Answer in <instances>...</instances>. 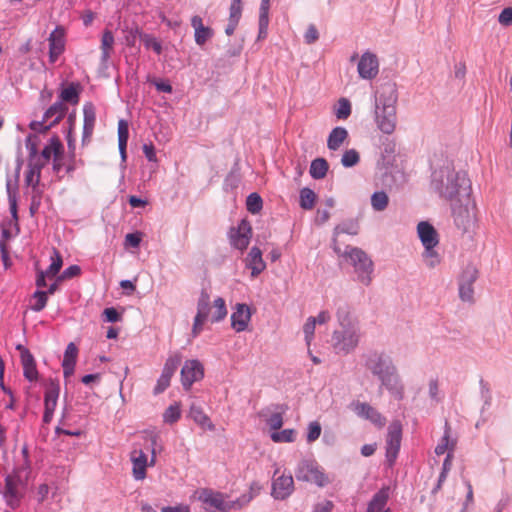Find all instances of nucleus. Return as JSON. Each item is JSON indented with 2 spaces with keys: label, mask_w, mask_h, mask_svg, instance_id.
<instances>
[{
  "label": "nucleus",
  "mask_w": 512,
  "mask_h": 512,
  "mask_svg": "<svg viewBox=\"0 0 512 512\" xmlns=\"http://www.w3.org/2000/svg\"><path fill=\"white\" fill-rule=\"evenodd\" d=\"M357 71L359 77L365 80L374 79L379 72V61L374 53L364 52L358 62Z\"/></svg>",
  "instance_id": "obj_21"
},
{
  "label": "nucleus",
  "mask_w": 512,
  "mask_h": 512,
  "mask_svg": "<svg viewBox=\"0 0 512 512\" xmlns=\"http://www.w3.org/2000/svg\"><path fill=\"white\" fill-rule=\"evenodd\" d=\"M334 251L342 257L348 259L354 268L356 280L364 286H369L372 282L374 265L371 258L360 248L347 246L344 252L340 248L334 247Z\"/></svg>",
  "instance_id": "obj_6"
},
{
  "label": "nucleus",
  "mask_w": 512,
  "mask_h": 512,
  "mask_svg": "<svg viewBox=\"0 0 512 512\" xmlns=\"http://www.w3.org/2000/svg\"><path fill=\"white\" fill-rule=\"evenodd\" d=\"M359 227L356 222H346L342 223L335 227L334 234H349V235H356L358 233Z\"/></svg>",
  "instance_id": "obj_55"
},
{
  "label": "nucleus",
  "mask_w": 512,
  "mask_h": 512,
  "mask_svg": "<svg viewBox=\"0 0 512 512\" xmlns=\"http://www.w3.org/2000/svg\"><path fill=\"white\" fill-rule=\"evenodd\" d=\"M389 204V197L384 191H376L371 196V206L377 212L384 211Z\"/></svg>",
  "instance_id": "obj_42"
},
{
  "label": "nucleus",
  "mask_w": 512,
  "mask_h": 512,
  "mask_svg": "<svg viewBox=\"0 0 512 512\" xmlns=\"http://www.w3.org/2000/svg\"><path fill=\"white\" fill-rule=\"evenodd\" d=\"M339 328L332 333V346L336 353L347 355L359 345L361 339L358 321L351 316L347 305H340L336 312Z\"/></svg>",
  "instance_id": "obj_4"
},
{
  "label": "nucleus",
  "mask_w": 512,
  "mask_h": 512,
  "mask_svg": "<svg viewBox=\"0 0 512 512\" xmlns=\"http://www.w3.org/2000/svg\"><path fill=\"white\" fill-rule=\"evenodd\" d=\"M454 224L463 233L470 232L476 225V204L472 193L450 203Z\"/></svg>",
  "instance_id": "obj_7"
},
{
  "label": "nucleus",
  "mask_w": 512,
  "mask_h": 512,
  "mask_svg": "<svg viewBox=\"0 0 512 512\" xmlns=\"http://www.w3.org/2000/svg\"><path fill=\"white\" fill-rule=\"evenodd\" d=\"M315 327H316V323H315L314 317L311 316L306 320V322L303 326L304 338H305L306 345L308 347L311 346V343L314 339Z\"/></svg>",
  "instance_id": "obj_54"
},
{
  "label": "nucleus",
  "mask_w": 512,
  "mask_h": 512,
  "mask_svg": "<svg viewBox=\"0 0 512 512\" xmlns=\"http://www.w3.org/2000/svg\"><path fill=\"white\" fill-rule=\"evenodd\" d=\"M417 236L423 246L421 258L428 268L440 265L442 257L437 250L440 235L429 221H420L416 227Z\"/></svg>",
  "instance_id": "obj_5"
},
{
  "label": "nucleus",
  "mask_w": 512,
  "mask_h": 512,
  "mask_svg": "<svg viewBox=\"0 0 512 512\" xmlns=\"http://www.w3.org/2000/svg\"><path fill=\"white\" fill-rule=\"evenodd\" d=\"M432 188L450 203L472 193L471 181L463 171H456L447 164L432 173Z\"/></svg>",
  "instance_id": "obj_2"
},
{
  "label": "nucleus",
  "mask_w": 512,
  "mask_h": 512,
  "mask_svg": "<svg viewBox=\"0 0 512 512\" xmlns=\"http://www.w3.org/2000/svg\"><path fill=\"white\" fill-rule=\"evenodd\" d=\"M124 32H125L124 41H125V44L129 47H134L136 44L137 38L138 37L141 38V35L144 34L141 32V30L137 26L126 29V30H124Z\"/></svg>",
  "instance_id": "obj_57"
},
{
  "label": "nucleus",
  "mask_w": 512,
  "mask_h": 512,
  "mask_svg": "<svg viewBox=\"0 0 512 512\" xmlns=\"http://www.w3.org/2000/svg\"><path fill=\"white\" fill-rule=\"evenodd\" d=\"M67 107L61 101L55 102L44 113V120L57 124L66 114Z\"/></svg>",
  "instance_id": "obj_38"
},
{
  "label": "nucleus",
  "mask_w": 512,
  "mask_h": 512,
  "mask_svg": "<svg viewBox=\"0 0 512 512\" xmlns=\"http://www.w3.org/2000/svg\"><path fill=\"white\" fill-rule=\"evenodd\" d=\"M251 499H252V497L250 495H246V494L240 496L236 500H228L227 499V503H226V506H228L227 512H229L231 510H239V509L243 508L251 501Z\"/></svg>",
  "instance_id": "obj_58"
},
{
  "label": "nucleus",
  "mask_w": 512,
  "mask_h": 512,
  "mask_svg": "<svg viewBox=\"0 0 512 512\" xmlns=\"http://www.w3.org/2000/svg\"><path fill=\"white\" fill-rule=\"evenodd\" d=\"M62 154H63V145L57 136H53L50 138L47 145L43 148L41 154H38V157H42V161H44V166L53 157L54 163H55L54 167L56 168V165L60 161Z\"/></svg>",
  "instance_id": "obj_26"
},
{
  "label": "nucleus",
  "mask_w": 512,
  "mask_h": 512,
  "mask_svg": "<svg viewBox=\"0 0 512 512\" xmlns=\"http://www.w3.org/2000/svg\"><path fill=\"white\" fill-rule=\"evenodd\" d=\"M250 307L244 303H237L231 314V327L236 332H243L247 330L251 321Z\"/></svg>",
  "instance_id": "obj_22"
},
{
  "label": "nucleus",
  "mask_w": 512,
  "mask_h": 512,
  "mask_svg": "<svg viewBox=\"0 0 512 512\" xmlns=\"http://www.w3.org/2000/svg\"><path fill=\"white\" fill-rule=\"evenodd\" d=\"M191 25L195 30V42L198 45H203L206 41L212 37L213 31L211 28L203 25L202 18L199 16H193L191 19Z\"/></svg>",
  "instance_id": "obj_35"
},
{
  "label": "nucleus",
  "mask_w": 512,
  "mask_h": 512,
  "mask_svg": "<svg viewBox=\"0 0 512 512\" xmlns=\"http://www.w3.org/2000/svg\"><path fill=\"white\" fill-rule=\"evenodd\" d=\"M60 100L63 102H68L71 104H77L79 102V91L77 86L74 84H70L68 87L62 89L60 96Z\"/></svg>",
  "instance_id": "obj_44"
},
{
  "label": "nucleus",
  "mask_w": 512,
  "mask_h": 512,
  "mask_svg": "<svg viewBox=\"0 0 512 512\" xmlns=\"http://www.w3.org/2000/svg\"><path fill=\"white\" fill-rule=\"evenodd\" d=\"M398 94L396 85L384 83L375 95L374 121L377 128L384 134H392L397 125L396 104Z\"/></svg>",
  "instance_id": "obj_3"
},
{
  "label": "nucleus",
  "mask_w": 512,
  "mask_h": 512,
  "mask_svg": "<svg viewBox=\"0 0 512 512\" xmlns=\"http://www.w3.org/2000/svg\"><path fill=\"white\" fill-rule=\"evenodd\" d=\"M66 28L57 25L48 37L49 43V61L55 63L64 53L66 48Z\"/></svg>",
  "instance_id": "obj_17"
},
{
  "label": "nucleus",
  "mask_w": 512,
  "mask_h": 512,
  "mask_svg": "<svg viewBox=\"0 0 512 512\" xmlns=\"http://www.w3.org/2000/svg\"><path fill=\"white\" fill-rule=\"evenodd\" d=\"M50 259L51 263L45 272L48 276H55L62 267V257L56 249H53Z\"/></svg>",
  "instance_id": "obj_51"
},
{
  "label": "nucleus",
  "mask_w": 512,
  "mask_h": 512,
  "mask_svg": "<svg viewBox=\"0 0 512 512\" xmlns=\"http://www.w3.org/2000/svg\"><path fill=\"white\" fill-rule=\"evenodd\" d=\"M158 435L151 436V456L148 455L141 448H133L129 454L132 464V476L136 481H142L146 478L147 467H153L156 464V449Z\"/></svg>",
  "instance_id": "obj_8"
},
{
  "label": "nucleus",
  "mask_w": 512,
  "mask_h": 512,
  "mask_svg": "<svg viewBox=\"0 0 512 512\" xmlns=\"http://www.w3.org/2000/svg\"><path fill=\"white\" fill-rule=\"evenodd\" d=\"M83 116V141H85L92 136L96 122V111L92 103H86L84 105Z\"/></svg>",
  "instance_id": "obj_32"
},
{
  "label": "nucleus",
  "mask_w": 512,
  "mask_h": 512,
  "mask_svg": "<svg viewBox=\"0 0 512 512\" xmlns=\"http://www.w3.org/2000/svg\"><path fill=\"white\" fill-rule=\"evenodd\" d=\"M295 475L299 481L315 483L319 487H323L329 482L328 477L313 460L301 461Z\"/></svg>",
  "instance_id": "obj_10"
},
{
  "label": "nucleus",
  "mask_w": 512,
  "mask_h": 512,
  "mask_svg": "<svg viewBox=\"0 0 512 512\" xmlns=\"http://www.w3.org/2000/svg\"><path fill=\"white\" fill-rule=\"evenodd\" d=\"M115 38L111 30L105 29L101 36V64L107 66L113 53Z\"/></svg>",
  "instance_id": "obj_31"
},
{
  "label": "nucleus",
  "mask_w": 512,
  "mask_h": 512,
  "mask_svg": "<svg viewBox=\"0 0 512 512\" xmlns=\"http://www.w3.org/2000/svg\"><path fill=\"white\" fill-rule=\"evenodd\" d=\"M251 499H252V497L250 495H246V494L240 496L236 500H228L227 499V503H226V506H228L227 512H229L231 510H239V509L243 508L251 501Z\"/></svg>",
  "instance_id": "obj_59"
},
{
  "label": "nucleus",
  "mask_w": 512,
  "mask_h": 512,
  "mask_svg": "<svg viewBox=\"0 0 512 512\" xmlns=\"http://www.w3.org/2000/svg\"><path fill=\"white\" fill-rule=\"evenodd\" d=\"M7 192H8L10 213H11L12 218L17 222L18 221L17 195H16V192L11 191L10 183H7Z\"/></svg>",
  "instance_id": "obj_61"
},
{
  "label": "nucleus",
  "mask_w": 512,
  "mask_h": 512,
  "mask_svg": "<svg viewBox=\"0 0 512 512\" xmlns=\"http://www.w3.org/2000/svg\"><path fill=\"white\" fill-rule=\"evenodd\" d=\"M59 386L58 385H51L46 391L44 396V415H43V421L45 423H49L52 418L54 411L57 406V401L59 397Z\"/></svg>",
  "instance_id": "obj_29"
},
{
  "label": "nucleus",
  "mask_w": 512,
  "mask_h": 512,
  "mask_svg": "<svg viewBox=\"0 0 512 512\" xmlns=\"http://www.w3.org/2000/svg\"><path fill=\"white\" fill-rule=\"evenodd\" d=\"M252 237V228L250 223L243 219L237 227H233L229 233L230 244L233 248L243 252L249 245Z\"/></svg>",
  "instance_id": "obj_16"
},
{
  "label": "nucleus",
  "mask_w": 512,
  "mask_h": 512,
  "mask_svg": "<svg viewBox=\"0 0 512 512\" xmlns=\"http://www.w3.org/2000/svg\"><path fill=\"white\" fill-rule=\"evenodd\" d=\"M328 170V164L325 159L317 158L311 162L310 175L314 179H322Z\"/></svg>",
  "instance_id": "obj_41"
},
{
  "label": "nucleus",
  "mask_w": 512,
  "mask_h": 512,
  "mask_svg": "<svg viewBox=\"0 0 512 512\" xmlns=\"http://www.w3.org/2000/svg\"><path fill=\"white\" fill-rule=\"evenodd\" d=\"M350 408L358 417L370 421L377 427H383L386 424V419L368 403L354 401L350 404Z\"/></svg>",
  "instance_id": "obj_20"
},
{
  "label": "nucleus",
  "mask_w": 512,
  "mask_h": 512,
  "mask_svg": "<svg viewBox=\"0 0 512 512\" xmlns=\"http://www.w3.org/2000/svg\"><path fill=\"white\" fill-rule=\"evenodd\" d=\"M242 16V11L238 9H230L229 8V18H228V24L225 28V33L228 36H231L234 34L239 21Z\"/></svg>",
  "instance_id": "obj_47"
},
{
  "label": "nucleus",
  "mask_w": 512,
  "mask_h": 512,
  "mask_svg": "<svg viewBox=\"0 0 512 512\" xmlns=\"http://www.w3.org/2000/svg\"><path fill=\"white\" fill-rule=\"evenodd\" d=\"M181 359L182 358H181V355L179 353H176V354L170 356L166 360V362L164 364V367H163V370L171 373L172 375H174L175 371L177 370L178 366L181 363Z\"/></svg>",
  "instance_id": "obj_62"
},
{
  "label": "nucleus",
  "mask_w": 512,
  "mask_h": 512,
  "mask_svg": "<svg viewBox=\"0 0 512 512\" xmlns=\"http://www.w3.org/2000/svg\"><path fill=\"white\" fill-rule=\"evenodd\" d=\"M316 194L310 188H303L300 191V207L304 210H311L314 207Z\"/></svg>",
  "instance_id": "obj_45"
},
{
  "label": "nucleus",
  "mask_w": 512,
  "mask_h": 512,
  "mask_svg": "<svg viewBox=\"0 0 512 512\" xmlns=\"http://www.w3.org/2000/svg\"><path fill=\"white\" fill-rule=\"evenodd\" d=\"M321 435V425L317 421L310 422L307 427V441L312 443Z\"/></svg>",
  "instance_id": "obj_60"
},
{
  "label": "nucleus",
  "mask_w": 512,
  "mask_h": 512,
  "mask_svg": "<svg viewBox=\"0 0 512 512\" xmlns=\"http://www.w3.org/2000/svg\"><path fill=\"white\" fill-rule=\"evenodd\" d=\"M335 115L339 120H346L351 115V103L346 98H340L335 108Z\"/></svg>",
  "instance_id": "obj_48"
},
{
  "label": "nucleus",
  "mask_w": 512,
  "mask_h": 512,
  "mask_svg": "<svg viewBox=\"0 0 512 512\" xmlns=\"http://www.w3.org/2000/svg\"><path fill=\"white\" fill-rule=\"evenodd\" d=\"M389 497L390 488L382 487L368 502L366 512H390V508L388 507Z\"/></svg>",
  "instance_id": "obj_28"
},
{
  "label": "nucleus",
  "mask_w": 512,
  "mask_h": 512,
  "mask_svg": "<svg viewBox=\"0 0 512 512\" xmlns=\"http://www.w3.org/2000/svg\"><path fill=\"white\" fill-rule=\"evenodd\" d=\"M212 307L207 293H202L197 302V313L192 326V336L197 337L203 330L204 324L210 320Z\"/></svg>",
  "instance_id": "obj_18"
},
{
  "label": "nucleus",
  "mask_w": 512,
  "mask_h": 512,
  "mask_svg": "<svg viewBox=\"0 0 512 512\" xmlns=\"http://www.w3.org/2000/svg\"><path fill=\"white\" fill-rule=\"evenodd\" d=\"M189 416L201 428L209 431H213L215 429L214 424L212 423L210 418L204 413L201 407L197 405H192L189 410Z\"/></svg>",
  "instance_id": "obj_36"
},
{
  "label": "nucleus",
  "mask_w": 512,
  "mask_h": 512,
  "mask_svg": "<svg viewBox=\"0 0 512 512\" xmlns=\"http://www.w3.org/2000/svg\"><path fill=\"white\" fill-rule=\"evenodd\" d=\"M181 418V405L179 402L171 404L163 413V421L173 424Z\"/></svg>",
  "instance_id": "obj_43"
},
{
  "label": "nucleus",
  "mask_w": 512,
  "mask_h": 512,
  "mask_svg": "<svg viewBox=\"0 0 512 512\" xmlns=\"http://www.w3.org/2000/svg\"><path fill=\"white\" fill-rule=\"evenodd\" d=\"M287 407L282 404H270L258 411V417L268 426L270 432L279 430L284 423Z\"/></svg>",
  "instance_id": "obj_12"
},
{
  "label": "nucleus",
  "mask_w": 512,
  "mask_h": 512,
  "mask_svg": "<svg viewBox=\"0 0 512 512\" xmlns=\"http://www.w3.org/2000/svg\"><path fill=\"white\" fill-rule=\"evenodd\" d=\"M172 376L173 375L171 373H169L167 371H164L162 369V373L159 376V378L157 380V383H156V385L154 387V394L155 395L164 392L170 386V381H171Z\"/></svg>",
  "instance_id": "obj_53"
},
{
  "label": "nucleus",
  "mask_w": 512,
  "mask_h": 512,
  "mask_svg": "<svg viewBox=\"0 0 512 512\" xmlns=\"http://www.w3.org/2000/svg\"><path fill=\"white\" fill-rule=\"evenodd\" d=\"M348 131L346 128L338 126L331 130L327 138V147L331 151H337L348 139Z\"/></svg>",
  "instance_id": "obj_34"
},
{
  "label": "nucleus",
  "mask_w": 512,
  "mask_h": 512,
  "mask_svg": "<svg viewBox=\"0 0 512 512\" xmlns=\"http://www.w3.org/2000/svg\"><path fill=\"white\" fill-rule=\"evenodd\" d=\"M31 462L29 460L28 448L23 446L20 456L17 458L15 467L10 475L28 482L31 476Z\"/></svg>",
  "instance_id": "obj_25"
},
{
  "label": "nucleus",
  "mask_w": 512,
  "mask_h": 512,
  "mask_svg": "<svg viewBox=\"0 0 512 512\" xmlns=\"http://www.w3.org/2000/svg\"><path fill=\"white\" fill-rule=\"evenodd\" d=\"M33 304L31 305L32 310L39 312L43 310L47 304V292L36 291L33 294Z\"/></svg>",
  "instance_id": "obj_56"
},
{
  "label": "nucleus",
  "mask_w": 512,
  "mask_h": 512,
  "mask_svg": "<svg viewBox=\"0 0 512 512\" xmlns=\"http://www.w3.org/2000/svg\"><path fill=\"white\" fill-rule=\"evenodd\" d=\"M141 241H142V233H140V232L128 233L125 236L124 244H125V246L137 248V247H139Z\"/></svg>",
  "instance_id": "obj_64"
},
{
  "label": "nucleus",
  "mask_w": 512,
  "mask_h": 512,
  "mask_svg": "<svg viewBox=\"0 0 512 512\" xmlns=\"http://www.w3.org/2000/svg\"><path fill=\"white\" fill-rule=\"evenodd\" d=\"M129 138V125L124 119L118 122V148L122 161H126V148Z\"/></svg>",
  "instance_id": "obj_37"
},
{
  "label": "nucleus",
  "mask_w": 512,
  "mask_h": 512,
  "mask_svg": "<svg viewBox=\"0 0 512 512\" xmlns=\"http://www.w3.org/2000/svg\"><path fill=\"white\" fill-rule=\"evenodd\" d=\"M364 366L394 398L401 400L404 397V386L390 355L383 351H370L364 355Z\"/></svg>",
  "instance_id": "obj_1"
},
{
  "label": "nucleus",
  "mask_w": 512,
  "mask_h": 512,
  "mask_svg": "<svg viewBox=\"0 0 512 512\" xmlns=\"http://www.w3.org/2000/svg\"><path fill=\"white\" fill-rule=\"evenodd\" d=\"M44 161L38 158H29L25 173V184L32 188L33 193L39 192L38 186L41 179V171Z\"/></svg>",
  "instance_id": "obj_23"
},
{
  "label": "nucleus",
  "mask_w": 512,
  "mask_h": 512,
  "mask_svg": "<svg viewBox=\"0 0 512 512\" xmlns=\"http://www.w3.org/2000/svg\"><path fill=\"white\" fill-rule=\"evenodd\" d=\"M263 207V201L259 194L251 193L246 200V208L252 214H257Z\"/></svg>",
  "instance_id": "obj_50"
},
{
  "label": "nucleus",
  "mask_w": 512,
  "mask_h": 512,
  "mask_svg": "<svg viewBox=\"0 0 512 512\" xmlns=\"http://www.w3.org/2000/svg\"><path fill=\"white\" fill-rule=\"evenodd\" d=\"M227 316V308L223 298L218 297L213 302V311L211 310L210 321L217 323Z\"/></svg>",
  "instance_id": "obj_40"
},
{
  "label": "nucleus",
  "mask_w": 512,
  "mask_h": 512,
  "mask_svg": "<svg viewBox=\"0 0 512 512\" xmlns=\"http://www.w3.org/2000/svg\"><path fill=\"white\" fill-rule=\"evenodd\" d=\"M402 437L401 425L397 422L392 423L388 428L386 438V458L390 465H392L399 453Z\"/></svg>",
  "instance_id": "obj_19"
},
{
  "label": "nucleus",
  "mask_w": 512,
  "mask_h": 512,
  "mask_svg": "<svg viewBox=\"0 0 512 512\" xmlns=\"http://www.w3.org/2000/svg\"><path fill=\"white\" fill-rule=\"evenodd\" d=\"M1 390L3 393V399L0 401L1 407L4 406L6 409H12L14 398L11 390L5 387L3 382H1Z\"/></svg>",
  "instance_id": "obj_63"
},
{
  "label": "nucleus",
  "mask_w": 512,
  "mask_h": 512,
  "mask_svg": "<svg viewBox=\"0 0 512 512\" xmlns=\"http://www.w3.org/2000/svg\"><path fill=\"white\" fill-rule=\"evenodd\" d=\"M21 351V364L23 367V375L29 382H35L38 379V371L33 355L28 349L21 345L17 346Z\"/></svg>",
  "instance_id": "obj_27"
},
{
  "label": "nucleus",
  "mask_w": 512,
  "mask_h": 512,
  "mask_svg": "<svg viewBox=\"0 0 512 512\" xmlns=\"http://www.w3.org/2000/svg\"><path fill=\"white\" fill-rule=\"evenodd\" d=\"M478 269L474 265H467L459 278V297L462 301L472 303L474 301L473 284L478 278Z\"/></svg>",
  "instance_id": "obj_13"
},
{
  "label": "nucleus",
  "mask_w": 512,
  "mask_h": 512,
  "mask_svg": "<svg viewBox=\"0 0 512 512\" xmlns=\"http://www.w3.org/2000/svg\"><path fill=\"white\" fill-rule=\"evenodd\" d=\"M245 267L251 271V277H258L265 269L266 263L262 257V251L254 246L244 259Z\"/></svg>",
  "instance_id": "obj_24"
},
{
  "label": "nucleus",
  "mask_w": 512,
  "mask_h": 512,
  "mask_svg": "<svg viewBox=\"0 0 512 512\" xmlns=\"http://www.w3.org/2000/svg\"><path fill=\"white\" fill-rule=\"evenodd\" d=\"M456 444H457V440L455 438L451 437L450 427L448 426V423L446 422L444 434L435 447V453L438 456L443 455L446 452L447 453L450 452L451 454H453Z\"/></svg>",
  "instance_id": "obj_33"
},
{
  "label": "nucleus",
  "mask_w": 512,
  "mask_h": 512,
  "mask_svg": "<svg viewBox=\"0 0 512 512\" xmlns=\"http://www.w3.org/2000/svg\"><path fill=\"white\" fill-rule=\"evenodd\" d=\"M360 161V155L356 149L346 150L341 157V164L345 168H351L357 165Z\"/></svg>",
  "instance_id": "obj_49"
},
{
  "label": "nucleus",
  "mask_w": 512,
  "mask_h": 512,
  "mask_svg": "<svg viewBox=\"0 0 512 512\" xmlns=\"http://www.w3.org/2000/svg\"><path fill=\"white\" fill-rule=\"evenodd\" d=\"M28 482L8 474L5 478V486L2 490L3 499L12 510L17 509L27 490Z\"/></svg>",
  "instance_id": "obj_9"
},
{
  "label": "nucleus",
  "mask_w": 512,
  "mask_h": 512,
  "mask_svg": "<svg viewBox=\"0 0 512 512\" xmlns=\"http://www.w3.org/2000/svg\"><path fill=\"white\" fill-rule=\"evenodd\" d=\"M204 377V366L197 359L185 361L181 369V384L185 391H189L195 382Z\"/></svg>",
  "instance_id": "obj_15"
},
{
  "label": "nucleus",
  "mask_w": 512,
  "mask_h": 512,
  "mask_svg": "<svg viewBox=\"0 0 512 512\" xmlns=\"http://www.w3.org/2000/svg\"><path fill=\"white\" fill-rule=\"evenodd\" d=\"M192 498L201 502L205 510L215 508L220 512H227L228 506H226V503L228 497L222 492L211 488H200L194 491Z\"/></svg>",
  "instance_id": "obj_11"
},
{
  "label": "nucleus",
  "mask_w": 512,
  "mask_h": 512,
  "mask_svg": "<svg viewBox=\"0 0 512 512\" xmlns=\"http://www.w3.org/2000/svg\"><path fill=\"white\" fill-rule=\"evenodd\" d=\"M293 491L294 480L292 475L290 473L280 474V469L277 467L272 480V497L276 500H284L289 497Z\"/></svg>",
  "instance_id": "obj_14"
},
{
  "label": "nucleus",
  "mask_w": 512,
  "mask_h": 512,
  "mask_svg": "<svg viewBox=\"0 0 512 512\" xmlns=\"http://www.w3.org/2000/svg\"><path fill=\"white\" fill-rule=\"evenodd\" d=\"M141 40L147 49H152L158 55L162 53V44L156 37L144 33L141 35Z\"/></svg>",
  "instance_id": "obj_52"
},
{
  "label": "nucleus",
  "mask_w": 512,
  "mask_h": 512,
  "mask_svg": "<svg viewBox=\"0 0 512 512\" xmlns=\"http://www.w3.org/2000/svg\"><path fill=\"white\" fill-rule=\"evenodd\" d=\"M296 436L297 432L292 428L273 430L270 432V439L274 443H292L296 440Z\"/></svg>",
  "instance_id": "obj_39"
},
{
  "label": "nucleus",
  "mask_w": 512,
  "mask_h": 512,
  "mask_svg": "<svg viewBox=\"0 0 512 512\" xmlns=\"http://www.w3.org/2000/svg\"><path fill=\"white\" fill-rule=\"evenodd\" d=\"M242 16V11L238 9H230L229 8V18H228V24L225 28V33L228 36H231L234 34L239 21Z\"/></svg>",
  "instance_id": "obj_46"
},
{
  "label": "nucleus",
  "mask_w": 512,
  "mask_h": 512,
  "mask_svg": "<svg viewBox=\"0 0 512 512\" xmlns=\"http://www.w3.org/2000/svg\"><path fill=\"white\" fill-rule=\"evenodd\" d=\"M77 356L78 348L73 342H70L65 349L64 357L62 360L63 375L65 378L73 375Z\"/></svg>",
  "instance_id": "obj_30"
}]
</instances>
